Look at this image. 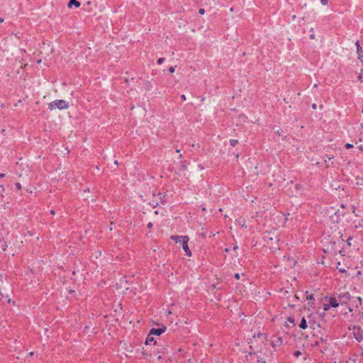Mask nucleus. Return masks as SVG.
I'll return each instance as SVG.
<instances>
[{"label": "nucleus", "mask_w": 363, "mask_h": 363, "mask_svg": "<svg viewBox=\"0 0 363 363\" xmlns=\"http://www.w3.org/2000/svg\"><path fill=\"white\" fill-rule=\"evenodd\" d=\"M240 274L236 273V274H235V279H240Z\"/></svg>", "instance_id": "obj_26"}, {"label": "nucleus", "mask_w": 363, "mask_h": 363, "mask_svg": "<svg viewBox=\"0 0 363 363\" xmlns=\"http://www.w3.org/2000/svg\"><path fill=\"white\" fill-rule=\"evenodd\" d=\"M150 344L155 345L156 340H155L153 335H150V332H149V333L146 337V340H145V345H150Z\"/></svg>", "instance_id": "obj_8"}, {"label": "nucleus", "mask_w": 363, "mask_h": 363, "mask_svg": "<svg viewBox=\"0 0 363 363\" xmlns=\"http://www.w3.org/2000/svg\"><path fill=\"white\" fill-rule=\"evenodd\" d=\"M175 70V67H170L169 69V72L170 73H173Z\"/></svg>", "instance_id": "obj_21"}, {"label": "nucleus", "mask_w": 363, "mask_h": 363, "mask_svg": "<svg viewBox=\"0 0 363 363\" xmlns=\"http://www.w3.org/2000/svg\"><path fill=\"white\" fill-rule=\"evenodd\" d=\"M238 248V246L237 245H235L233 247V250H237Z\"/></svg>", "instance_id": "obj_35"}, {"label": "nucleus", "mask_w": 363, "mask_h": 363, "mask_svg": "<svg viewBox=\"0 0 363 363\" xmlns=\"http://www.w3.org/2000/svg\"><path fill=\"white\" fill-rule=\"evenodd\" d=\"M358 79L361 82L363 83V69H361Z\"/></svg>", "instance_id": "obj_16"}, {"label": "nucleus", "mask_w": 363, "mask_h": 363, "mask_svg": "<svg viewBox=\"0 0 363 363\" xmlns=\"http://www.w3.org/2000/svg\"><path fill=\"white\" fill-rule=\"evenodd\" d=\"M164 61V57H160L157 60V63L159 65H161L163 62Z\"/></svg>", "instance_id": "obj_19"}, {"label": "nucleus", "mask_w": 363, "mask_h": 363, "mask_svg": "<svg viewBox=\"0 0 363 363\" xmlns=\"http://www.w3.org/2000/svg\"><path fill=\"white\" fill-rule=\"evenodd\" d=\"M158 196H160V199H162V195L160 194H158Z\"/></svg>", "instance_id": "obj_42"}, {"label": "nucleus", "mask_w": 363, "mask_h": 363, "mask_svg": "<svg viewBox=\"0 0 363 363\" xmlns=\"http://www.w3.org/2000/svg\"><path fill=\"white\" fill-rule=\"evenodd\" d=\"M286 260H287V262H289V265L290 267H294V266H295L296 262L295 259H292V258H290V257H287V258H286Z\"/></svg>", "instance_id": "obj_14"}, {"label": "nucleus", "mask_w": 363, "mask_h": 363, "mask_svg": "<svg viewBox=\"0 0 363 363\" xmlns=\"http://www.w3.org/2000/svg\"><path fill=\"white\" fill-rule=\"evenodd\" d=\"M330 159H331V157H328V158H326V160H325V162H327V160H330Z\"/></svg>", "instance_id": "obj_41"}, {"label": "nucleus", "mask_w": 363, "mask_h": 363, "mask_svg": "<svg viewBox=\"0 0 363 363\" xmlns=\"http://www.w3.org/2000/svg\"><path fill=\"white\" fill-rule=\"evenodd\" d=\"M16 186L18 189V190L21 191L22 189V186L20 183H16Z\"/></svg>", "instance_id": "obj_20"}, {"label": "nucleus", "mask_w": 363, "mask_h": 363, "mask_svg": "<svg viewBox=\"0 0 363 363\" xmlns=\"http://www.w3.org/2000/svg\"><path fill=\"white\" fill-rule=\"evenodd\" d=\"M72 5H74L76 8H78L80 6L81 4L77 0H70L68 3L67 6L69 8H72Z\"/></svg>", "instance_id": "obj_9"}, {"label": "nucleus", "mask_w": 363, "mask_h": 363, "mask_svg": "<svg viewBox=\"0 0 363 363\" xmlns=\"http://www.w3.org/2000/svg\"><path fill=\"white\" fill-rule=\"evenodd\" d=\"M307 323H306V319H301V321L299 324V328H301V329H306L307 328Z\"/></svg>", "instance_id": "obj_13"}, {"label": "nucleus", "mask_w": 363, "mask_h": 363, "mask_svg": "<svg viewBox=\"0 0 363 363\" xmlns=\"http://www.w3.org/2000/svg\"><path fill=\"white\" fill-rule=\"evenodd\" d=\"M356 339H357L358 341H361V340L363 339V337H362V335L359 336V337H356Z\"/></svg>", "instance_id": "obj_27"}, {"label": "nucleus", "mask_w": 363, "mask_h": 363, "mask_svg": "<svg viewBox=\"0 0 363 363\" xmlns=\"http://www.w3.org/2000/svg\"><path fill=\"white\" fill-rule=\"evenodd\" d=\"M4 176H5V174H4V173H1V174H0V177H1V178L4 177Z\"/></svg>", "instance_id": "obj_34"}, {"label": "nucleus", "mask_w": 363, "mask_h": 363, "mask_svg": "<svg viewBox=\"0 0 363 363\" xmlns=\"http://www.w3.org/2000/svg\"><path fill=\"white\" fill-rule=\"evenodd\" d=\"M29 356H33V352H30L29 354H28Z\"/></svg>", "instance_id": "obj_38"}, {"label": "nucleus", "mask_w": 363, "mask_h": 363, "mask_svg": "<svg viewBox=\"0 0 363 363\" xmlns=\"http://www.w3.org/2000/svg\"><path fill=\"white\" fill-rule=\"evenodd\" d=\"M48 108L51 111L57 108L60 110L67 109L69 108V103L65 100H55L49 104Z\"/></svg>", "instance_id": "obj_2"}, {"label": "nucleus", "mask_w": 363, "mask_h": 363, "mask_svg": "<svg viewBox=\"0 0 363 363\" xmlns=\"http://www.w3.org/2000/svg\"><path fill=\"white\" fill-rule=\"evenodd\" d=\"M155 214H158V211H155Z\"/></svg>", "instance_id": "obj_48"}, {"label": "nucleus", "mask_w": 363, "mask_h": 363, "mask_svg": "<svg viewBox=\"0 0 363 363\" xmlns=\"http://www.w3.org/2000/svg\"><path fill=\"white\" fill-rule=\"evenodd\" d=\"M147 227H148L149 228H151L152 227V223H149L147 224Z\"/></svg>", "instance_id": "obj_31"}, {"label": "nucleus", "mask_w": 363, "mask_h": 363, "mask_svg": "<svg viewBox=\"0 0 363 363\" xmlns=\"http://www.w3.org/2000/svg\"><path fill=\"white\" fill-rule=\"evenodd\" d=\"M361 182H357V185H360Z\"/></svg>", "instance_id": "obj_44"}, {"label": "nucleus", "mask_w": 363, "mask_h": 363, "mask_svg": "<svg viewBox=\"0 0 363 363\" xmlns=\"http://www.w3.org/2000/svg\"><path fill=\"white\" fill-rule=\"evenodd\" d=\"M359 149L360 150L363 151V147H362V145L359 146Z\"/></svg>", "instance_id": "obj_36"}, {"label": "nucleus", "mask_w": 363, "mask_h": 363, "mask_svg": "<svg viewBox=\"0 0 363 363\" xmlns=\"http://www.w3.org/2000/svg\"><path fill=\"white\" fill-rule=\"evenodd\" d=\"M182 238H183V236L172 235L171 237V239L177 243H178V242L182 243Z\"/></svg>", "instance_id": "obj_12"}, {"label": "nucleus", "mask_w": 363, "mask_h": 363, "mask_svg": "<svg viewBox=\"0 0 363 363\" xmlns=\"http://www.w3.org/2000/svg\"><path fill=\"white\" fill-rule=\"evenodd\" d=\"M199 13L201 14V15H203L205 13V10L203 9H200L199 10Z\"/></svg>", "instance_id": "obj_23"}, {"label": "nucleus", "mask_w": 363, "mask_h": 363, "mask_svg": "<svg viewBox=\"0 0 363 363\" xmlns=\"http://www.w3.org/2000/svg\"><path fill=\"white\" fill-rule=\"evenodd\" d=\"M171 314H172V311L170 310H166V311H164V313L162 315L167 316V315H169Z\"/></svg>", "instance_id": "obj_17"}, {"label": "nucleus", "mask_w": 363, "mask_h": 363, "mask_svg": "<svg viewBox=\"0 0 363 363\" xmlns=\"http://www.w3.org/2000/svg\"><path fill=\"white\" fill-rule=\"evenodd\" d=\"M310 38L311 39H314L315 38V35L314 34H312L310 35Z\"/></svg>", "instance_id": "obj_32"}, {"label": "nucleus", "mask_w": 363, "mask_h": 363, "mask_svg": "<svg viewBox=\"0 0 363 363\" xmlns=\"http://www.w3.org/2000/svg\"><path fill=\"white\" fill-rule=\"evenodd\" d=\"M176 152L179 153V152H180V150L178 149V150H177Z\"/></svg>", "instance_id": "obj_43"}, {"label": "nucleus", "mask_w": 363, "mask_h": 363, "mask_svg": "<svg viewBox=\"0 0 363 363\" xmlns=\"http://www.w3.org/2000/svg\"><path fill=\"white\" fill-rule=\"evenodd\" d=\"M128 289V284L125 279H121L119 286L117 287L118 294H123L126 290Z\"/></svg>", "instance_id": "obj_4"}, {"label": "nucleus", "mask_w": 363, "mask_h": 363, "mask_svg": "<svg viewBox=\"0 0 363 363\" xmlns=\"http://www.w3.org/2000/svg\"><path fill=\"white\" fill-rule=\"evenodd\" d=\"M50 213H51L52 215H55V211H54L53 210L50 211Z\"/></svg>", "instance_id": "obj_37"}, {"label": "nucleus", "mask_w": 363, "mask_h": 363, "mask_svg": "<svg viewBox=\"0 0 363 363\" xmlns=\"http://www.w3.org/2000/svg\"><path fill=\"white\" fill-rule=\"evenodd\" d=\"M40 62H41V60H39L38 61V63H40Z\"/></svg>", "instance_id": "obj_49"}, {"label": "nucleus", "mask_w": 363, "mask_h": 363, "mask_svg": "<svg viewBox=\"0 0 363 363\" xmlns=\"http://www.w3.org/2000/svg\"><path fill=\"white\" fill-rule=\"evenodd\" d=\"M238 143V140L231 139L230 140V144L233 147H235Z\"/></svg>", "instance_id": "obj_15"}, {"label": "nucleus", "mask_w": 363, "mask_h": 363, "mask_svg": "<svg viewBox=\"0 0 363 363\" xmlns=\"http://www.w3.org/2000/svg\"><path fill=\"white\" fill-rule=\"evenodd\" d=\"M288 320L291 323H294L295 322V319H291V318H289Z\"/></svg>", "instance_id": "obj_29"}, {"label": "nucleus", "mask_w": 363, "mask_h": 363, "mask_svg": "<svg viewBox=\"0 0 363 363\" xmlns=\"http://www.w3.org/2000/svg\"><path fill=\"white\" fill-rule=\"evenodd\" d=\"M355 45H356V48H357V55H358V59L362 62V63L363 65V50L361 48L358 40L355 43Z\"/></svg>", "instance_id": "obj_7"}, {"label": "nucleus", "mask_w": 363, "mask_h": 363, "mask_svg": "<svg viewBox=\"0 0 363 363\" xmlns=\"http://www.w3.org/2000/svg\"><path fill=\"white\" fill-rule=\"evenodd\" d=\"M328 3V0H320V4L323 6H326Z\"/></svg>", "instance_id": "obj_18"}, {"label": "nucleus", "mask_w": 363, "mask_h": 363, "mask_svg": "<svg viewBox=\"0 0 363 363\" xmlns=\"http://www.w3.org/2000/svg\"><path fill=\"white\" fill-rule=\"evenodd\" d=\"M265 238H267V239H269V240H273V238H272L269 237L268 235H266V236H265Z\"/></svg>", "instance_id": "obj_33"}, {"label": "nucleus", "mask_w": 363, "mask_h": 363, "mask_svg": "<svg viewBox=\"0 0 363 363\" xmlns=\"http://www.w3.org/2000/svg\"><path fill=\"white\" fill-rule=\"evenodd\" d=\"M166 327L165 326H162L159 328H152L150 330V335H162L163 333H164L166 331Z\"/></svg>", "instance_id": "obj_6"}, {"label": "nucleus", "mask_w": 363, "mask_h": 363, "mask_svg": "<svg viewBox=\"0 0 363 363\" xmlns=\"http://www.w3.org/2000/svg\"><path fill=\"white\" fill-rule=\"evenodd\" d=\"M352 147H353V145H352L350 143H347L345 145V147L347 148V149L352 148Z\"/></svg>", "instance_id": "obj_22"}, {"label": "nucleus", "mask_w": 363, "mask_h": 363, "mask_svg": "<svg viewBox=\"0 0 363 363\" xmlns=\"http://www.w3.org/2000/svg\"><path fill=\"white\" fill-rule=\"evenodd\" d=\"M277 133L278 134H280V131H279V130H278L277 131Z\"/></svg>", "instance_id": "obj_47"}, {"label": "nucleus", "mask_w": 363, "mask_h": 363, "mask_svg": "<svg viewBox=\"0 0 363 363\" xmlns=\"http://www.w3.org/2000/svg\"><path fill=\"white\" fill-rule=\"evenodd\" d=\"M291 299H300L301 298H304L307 301V306L308 309L313 308L315 304V298L313 294H310L308 291L303 292L299 291L298 294L291 296Z\"/></svg>", "instance_id": "obj_1"}, {"label": "nucleus", "mask_w": 363, "mask_h": 363, "mask_svg": "<svg viewBox=\"0 0 363 363\" xmlns=\"http://www.w3.org/2000/svg\"><path fill=\"white\" fill-rule=\"evenodd\" d=\"M271 344L273 347H275L276 346L278 345H281L282 344V338L277 337L275 340H272Z\"/></svg>", "instance_id": "obj_10"}, {"label": "nucleus", "mask_w": 363, "mask_h": 363, "mask_svg": "<svg viewBox=\"0 0 363 363\" xmlns=\"http://www.w3.org/2000/svg\"><path fill=\"white\" fill-rule=\"evenodd\" d=\"M225 252H228V251H229V250H228V248H226V249H225Z\"/></svg>", "instance_id": "obj_45"}, {"label": "nucleus", "mask_w": 363, "mask_h": 363, "mask_svg": "<svg viewBox=\"0 0 363 363\" xmlns=\"http://www.w3.org/2000/svg\"><path fill=\"white\" fill-rule=\"evenodd\" d=\"M257 362L260 363H266L265 360H264L263 359H258Z\"/></svg>", "instance_id": "obj_25"}, {"label": "nucleus", "mask_w": 363, "mask_h": 363, "mask_svg": "<svg viewBox=\"0 0 363 363\" xmlns=\"http://www.w3.org/2000/svg\"><path fill=\"white\" fill-rule=\"evenodd\" d=\"M254 338L257 337L260 338L262 340H267V335L266 333H262L259 332L257 335H255L253 336Z\"/></svg>", "instance_id": "obj_11"}, {"label": "nucleus", "mask_w": 363, "mask_h": 363, "mask_svg": "<svg viewBox=\"0 0 363 363\" xmlns=\"http://www.w3.org/2000/svg\"><path fill=\"white\" fill-rule=\"evenodd\" d=\"M21 52H26V50H21Z\"/></svg>", "instance_id": "obj_46"}, {"label": "nucleus", "mask_w": 363, "mask_h": 363, "mask_svg": "<svg viewBox=\"0 0 363 363\" xmlns=\"http://www.w3.org/2000/svg\"><path fill=\"white\" fill-rule=\"evenodd\" d=\"M312 108H313V109H316V108H317V105H316L315 104H313L312 105Z\"/></svg>", "instance_id": "obj_30"}, {"label": "nucleus", "mask_w": 363, "mask_h": 363, "mask_svg": "<svg viewBox=\"0 0 363 363\" xmlns=\"http://www.w3.org/2000/svg\"><path fill=\"white\" fill-rule=\"evenodd\" d=\"M328 303H323V311H328L330 307L336 308L340 304V299L336 297H330L329 298H325Z\"/></svg>", "instance_id": "obj_3"}, {"label": "nucleus", "mask_w": 363, "mask_h": 363, "mask_svg": "<svg viewBox=\"0 0 363 363\" xmlns=\"http://www.w3.org/2000/svg\"><path fill=\"white\" fill-rule=\"evenodd\" d=\"M301 352L300 351H296V352H294V355H295L296 357H298V356H299V355H301Z\"/></svg>", "instance_id": "obj_24"}, {"label": "nucleus", "mask_w": 363, "mask_h": 363, "mask_svg": "<svg viewBox=\"0 0 363 363\" xmlns=\"http://www.w3.org/2000/svg\"><path fill=\"white\" fill-rule=\"evenodd\" d=\"M181 98H182V99L183 101H186V96H185L184 94H182V95L181 96Z\"/></svg>", "instance_id": "obj_28"}, {"label": "nucleus", "mask_w": 363, "mask_h": 363, "mask_svg": "<svg viewBox=\"0 0 363 363\" xmlns=\"http://www.w3.org/2000/svg\"><path fill=\"white\" fill-rule=\"evenodd\" d=\"M330 159H331V157H328V158H326V160H325V162H327V160H330Z\"/></svg>", "instance_id": "obj_40"}, {"label": "nucleus", "mask_w": 363, "mask_h": 363, "mask_svg": "<svg viewBox=\"0 0 363 363\" xmlns=\"http://www.w3.org/2000/svg\"><path fill=\"white\" fill-rule=\"evenodd\" d=\"M188 241H189V237L186 235H184L183 238H182V242L181 244L182 245V247L185 252L186 255L190 257V256H191V252L187 245Z\"/></svg>", "instance_id": "obj_5"}, {"label": "nucleus", "mask_w": 363, "mask_h": 363, "mask_svg": "<svg viewBox=\"0 0 363 363\" xmlns=\"http://www.w3.org/2000/svg\"><path fill=\"white\" fill-rule=\"evenodd\" d=\"M330 159H331V157H328V158H326V160H325V162H327V160H330Z\"/></svg>", "instance_id": "obj_39"}]
</instances>
